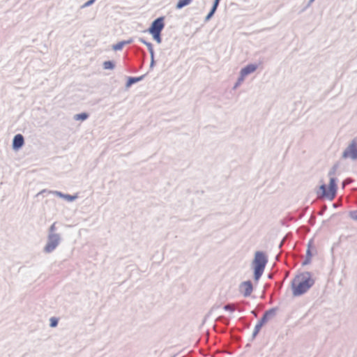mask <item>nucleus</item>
Returning <instances> with one entry per match:
<instances>
[{"label":"nucleus","instance_id":"nucleus-20","mask_svg":"<svg viewBox=\"0 0 357 357\" xmlns=\"http://www.w3.org/2000/svg\"><path fill=\"white\" fill-rule=\"evenodd\" d=\"M93 1V0H91V1H89V2L86 3V5H89V4L91 3Z\"/></svg>","mask_w":357,"mask_h":357},{"label":"nucleus","instance_id":"nucleus-9","mask_svg":"<svg viewBox=\"0 0 357 357\" xmlns=\"http://www.w3.org/2000/svg\"><path fill=\"white\" fill-rule=\"evenodd\" d=\"M24 144V138L22 135L18 134L15 136L13 139V148L15 149H18L19 148L22 147Z\"/></svg>","mask_w":357,"mask_h":357},{"label":"nucleus","instance_id":"nucleus-11","mask_svg":"<svg viewBox=\"0 0 357 357\" xmlns=\"http://www.w3.org/2000/svg\"><path fill=\"white\" fill-rule=\"evenodd\" d=\"M219 2H220V0H215L214 5H213L211 12L208 13V15L206 17L207 19H209L213 15V13H215V10L218 6Z\"/></svg>","mask_w":357,"mask_h":357},{"label":"nucleus","instance_id":"nucleus-14","mask_svg":"<svg viewBox=\"0 0 357 357\" xmlns=\"http://www.w3.org/2000/svg\"><path fill=\"white\" fill-rule=\"evenodd\" d=\"M129 42H121V43H119L117 44H116L115 45L113 46V49L114 50H121L122 47H123V45L125 44H127Z\"/></svg>","mask_w":357,"mask_h":357},{"label":"nucleus","instance_id":"nucleus-16","mask_svg":"<svg viewBox=\"0 0 357 357\" xmlns=\"http://www.w3.org/2000/svg\"><path fill=\"white\" fill-rule=\"evenodd\" d=\"M57 324H58V321L56 318L52 317L50 319V326L51 327L56 326Z\"/></svg>","mask_w":357,"mask_h":357},{"label":"nucleus","instance_id":"nucleus-19","mask_svg":"<svg viewBox=\"0 0 357 357\" xmlns=\"http://www.w3.org/2000/svg\"><path fill=\"white\" fill-rule=\"evenodd\" d=\"M352 218L354 219H356L357 220V215H356V213H354V215H352Z\"/></svg>","mask_w":357,"mask_h":357},{"label":"nucleus","instance_id":"nucleus-13","mask_svg":"<svg viewBox=\"0 0 357 357\" xmlns=\"http://www.w3.org/2000/svg\"><path fill=\"white\" fill-rule=\"evenodd\" d=\"M103 66L105 69H113L114 66L112 61H107L104 62Z\"/></svg>","mask_w":357,"mask_h":357},{"label":"nucleus","instance_id":"nucleus-7","mask_svg":"<svg viewBox=\"0 0 357 357\" xmlns=\"http://www.w3.org/2000/svg\"><path fill=\"white\" fill-rule=\"evenodd\" d=\"M274 314V312L272 311L267 312L264 314V317L259 321V322L256 325L254 335H256L260 331L262 326Z\"/></svg>","mask_w":357,"mask_h":357},{"label":"nucleus","instance_id":"nucleus-3","mask_svg":"<svg viewBox=\"0 0 357 357\" xmlns=\"http://www.w3.org/2000/svg\"><path fill=\"white\" fill-rule=\"evenodd\" d=\"M329 174L331 176L328 185L321 184L319 187V191L318 193L321 197L326 198L329 200H333L336 195L337 186L336 178L333 176L334 173H330Z\"/></svg>","mask_w":357,"mask_h":357},{"label":"nucleus","instance_id":"nucleus-15","mask_svg":"<svg viewBox=\"0 0 357 357\" xmlns=\"http://www.w3.org/2000/svg\"><path fill=\"white\" fill-rule=\"evenodd\" d=\"M87 117H88V115L86 114L82 113V114H77L75 116V119L84 121V120L86 119Z\"/></svg>","mask_w":357,"mask_h":357},{"label":"nucleus","instance_id":"nucleus-10","mask_svg":"<svg viewBox=\"0 0 357 357\" xmlns=\"http://www.w3.org/2000/svg\"><path fill=\"white\" fill-rule=\"evenodd\" d=\"M191 1L192 0H178L176 7L177 9H181L183 7L189 5Z\"/></svg>","mask_w":357,"mask_h":357},{"label":"nucleus","instance_id":"nucleus-18","mask_svg":"<svg viewBox=\"0 0 357 357\" xmlns=\"http://www.w3.org/2000/svg\"><path fill=\"white\" fill-rule=\"evenodd\" d=\"M225 308L226 310H228V309L231 310V307L230 305H226V306L225 307Z\"/></svg>","mask_w":357,"mask_h":357},{"label":"nucleus","instance_id":"nucleus-12","mask_svg":"<svg viewBox=\"0 0 357 357\" xmlns=\"http://www.w3.org/2000/svg\"><path fill=\"white\" fill-rule=\"evenodd\" d=\"M57 245V243L56 242H54V243H48L46 247H45V250L47 252H51L52 251L56 246Z\"/></svg>","mask_w":357,"mask_h":357},{"label":"nucleus","instance_id":"nucleus-17","mask_svg":"<svg viewBox=\"0 0 357 357\" xmlns=\"http://www.w3.org/2000/svg\"><path fill=\"white\" fill-rule=\"evenodd\" d=\"M138 80H139L138 78H137V79H135V78H130L128 82L127 86H130L132 84H133L134 82H137Z\"/></svg>","mask_w":357,"mask_h":357},{"label":"nucleus","instance_id":"nucleus-8","mask_svg":"<svg viewBox=\"0 0 357 357\" xmlns=\"http://www.w3.org/2000/svg\"><path fill=\"white\" fill-rule=\"evenodd\" d=\"M257 69V66L254 64H250L243 68L241 71V79L244 78L246 75L248 74H250L253 72H255Z\"/></svg>","mask_w":357,"mask_h":357},{"label":"nucleus","instance_id":"nucleus-21","mask_svg":"<svg viewBox=\"0 0 357 357\" xmlns=\"http://www.w3.org/2000/svg\"><path fill=\"white\" fill-rule=\"evenodd\" d=\"M146 43L147 45H149V46L151 45V44H150V43Z\"/></svg>","mask_w":357,"mask_h":357},{"label":"nucleus","instance_id":"nucleus-5","mask_svg":"<svg viewBox=\"0 0 357 357\" xmlns=\"http://www.w3.org/2000/svg\"><path fill=\"white\" fill-rule=\"evenodd\" d=\"M342 158L357 160V137H354L344 150L342 155Z\"/></svg>","mask_w":357,"mask_h":357},{"label":"nucleus","instance_id":"nucleus-6","mask_svg":"<svg viewBox=\"0 0 357 357\" xmlns=\"http://www.w3.org/2000/svg\"><path fill=\"white\" fill-rule=\"evenodd\" d=\"M253 287L250 281L243 282L239 286V291L245 297L250 296Z\"/></svg>","mask_w":357,"mask_h":357},{"label":"nucleus","instance_id":"nucleus-1","mask_svg":"<svg viewBox=\"0 0 357 357\" xmlns=\"http://www.w3.org/2000/svg\"><path fill=\"white\" fill-rule=\"evenodd\" d=\"M312 284L313 281L307 274L297 275L292 282L294 295L299 296L305 293Z\"/></svg>","mask_w":357,"mask_h":357},{"label":"nucleus","instance_id":"nucleus-4","mask_svg":"<svg viewBox=\"0 0 357 357\" xmlns=\"http://www.w3.org/2000/svg\"><path fill=\"white\" fill-rule=\"evenodd\" d=\"M164 19L163 17H159L153 21L151 27L149 28V32L153 35V38L160 43L161 42L160 32L164 28Z\"/></svg>","mask_w":357,"mask_h":357},{"label":"nucleus","instance_id":"nucleus-2","mask_svg":"<svg viewBox=\"0 0 357 357\" xmlns=\"http://www.w3.org/2000/svg\"><path fill=\"white\" fill-rule=\"evenodd\" d=\"M267 261V257L264 252L259 251L256 252L252 261L254 278L256 281H258L263 274Z\"/></svg>","mask_w":357,"mask_h":357}]
</instances>
